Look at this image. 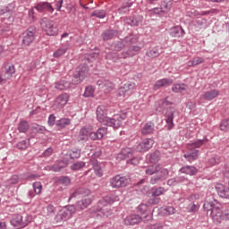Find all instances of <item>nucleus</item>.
<instances>
[{
  "label": "nucleus",
  "instance_id": "2f4dec72",
  "mask_svg": "<svg viewBox=\"0 0 229 229\" xmlns=\"http://www.w3.org/2000/svg\"><path fill=\"white\" fill-rule=\"evenodd\" d=\"M55 87L57 90H67L68 89H71V82L69 81L63 80L56 82Z\"/></svg>",
  "mask_w": 229,
  "mask_h": 229
},
{
  "label": "nucleus",
  "instance_id": "a211bd4d",
  "mask_svg": "<svg viewBox=\"0 0 229 229\" xmlns=\"http://www.w3.org/2000/svg\"><path fill=\"white\" fill-rule=\"evenodd\" d=\"M224 213L225 212L221 211V208L218 206H216L209 216H211L215 223H221L223 221Z\"/></svg>",
  "mask_w": 229,
  "mask_h": 229
},
{
  "label": "nucleus",
  "instance_id": "774afa93",
  "mask_svg": "<svg viewBox=\"0 0 229 229\" xmlns=\"http://www.w3.org/2000/svg\"><path fill=\"white\" fill-rule=\"evenodd\" d=\"M198 211V205L194 203H191L188 206V212H197Z\"/></svg>",
  "mask_w": 229,
  "mask_h": 229
},
{
  "label": "nucleus",
  "instance_id": "4468645a",
  "mask_svg": "<svg viewBox=\"0 0 229 229\" xmlns=\"http://www.w3.org/2000/svg\"><path fill=\"white\" fill-rule=\"evenodd\" d=\"M153 144H155V140H153V139H145L136 147V149L139 153H144L151 149V148H153Z\"/></svg>",
  "mask_w": 229,
  "mask_h": 229
},
{
  "label": "nucleus",
  "instance_id": "f8f14e48",
  "mask_svg": "<svg viewBox=\"0 0 229 229\" xmlns=\"http://www.w3.org/2000/svg\"><path fill=\"white\" fill-rule=\"evenodd\" d=\"M30 220H28V216L22 217L21 215H14L13 217L10 220L12 225L14 228H24V226H28L30 225Z\"/></svg>",
  "mask_w": 229,
  "mask_h": 229
},
{
  "label": "nucleus",
  "instance_id": "6e6552de",
  "mask_svg": "<svg viewBox=\"0 0 229 229\" xmlns=\"http://www.w3.org/2000/svg\"><path fill=\"white\" fill-rule=\"evenodd\" d=\"M76 213V206L75 205H69L59 210L57 215L55 217V221L56 223H64L68 221L72 217V214Z\"/></svg>",
  "mask_w": 229,
  "mask_h": 229
},
{
  "label": "nucleus",
  "instance_id": "b1692460",
  "mask_svg": "<svg viewBox=\"0 0 229 229\" xmlns=\"http://www.w3.org/2000/svg\"><path fill=\"white\" fill-rule=\"evenodd\" d=\"M169 33L171 37H174L175 38H180V37H183L185 35V30H183V28L180 26H174L169 30Z\"/></svg>",
  "mask_w": 229,
  "mask_h": 229
},
{
  "label": "nucleus",
  "instance_id": "412c9836",
  "mask_svg": "<svg viewBox=\"0 0 229 229\" xmlns=\"http://www.w3.org/2000/svg\"><path fill=\"white\" fill-rule=\"evenodd\" d=\"M142 222V217L139 215H131L127 216L123 223L127 225H139V223Z\"/></svg>",
  "mask_w": 229,
  "mask_h": 229
},
{
  "label": "nucleus",
  "instance_id": "20e7f679",
  "mask_svg": "<svg viewBox=\"0 0 229 229\" xmlns=\"http://www.w3.org/2000/svg\"><path fill=\"white\" fill-rule=\"evenodd\" d=\"M108 129L106 127L98 128L97 131H92L89 127H82L78 135L79 142H87L89 139L91 140H101L106 135Z\"/></svg>",
  "mask_w": 229,
  "mask_h": 229
},
{
  "label": "nucleus",
  "instance_id": "13d9d810",
  "mask_svg": "<svg viewBox=\"0 0 229 229\" xmlns=\"http://www.w3.org/2000/svg\"><path fill=\"white\" fill-rule=\"evenodd\" d=\"M132 56H135V53H131V50L130 49L121 53V58H131Z\"/></svg>",
  "mask_w": 229,
  "mask_h": 229
},
{
  "label": "nucleus",
  "instance_id": "ea45409f",
  "mask_svg": "<svg viewBox=\"0 0 229 229\" xmlns=\"http://www.w3.org/2000/svg\"><path fill=\"white\" fill-rule=\"evenodd\" d=\"M120 158H131L133 157V150L132 148H127L121 151L119 154Z\"/></svg>",
  "mask_w": 229,
  "mask_h": 229
},
{
  "label": "nucleus",
  "instance_id": "9d476101",
  "mask_svg": "<svg viewBox=\"0 0 229 229\" xmlns=\"http://www.w3.org/2000/svg\"><path fill=\"white\" fill-rule=\"evenodd\" d=\"M109 183L113 189H120V187H128L130 184V179L126 176H121L118 174L111 178Z\"/></svg>",
  "mask_w": 229,
  "mask_h": 229
},
{
  "label": "nucleus",
  "instance_id": "a878e982",
  "mask_svg": "<svg viewBox=\"0 0 229 229\" xmlns=\"http://www.w3.org/2000/svg\"><path fill=\"white\" fill-rule=\"evenodd\" d=\"M67 101H69V94L64 93L56 98L55 105H58L59 108H62L67 105Z\"/></svg>",
  "mask_w": 229,
  "mask_h": 229
},
{
  "label": "nucleus",
  "instance_id": "cd10ccee",
  "mask_svg": "<svg viewBox=\"0 0 229 229\" xmlns=\"http://www.w3.org/2000/svg\"><path fill=\"white\" fill-rule=\"evenodd\" d=\"M131 6H133V3L130 1L123 2L121 7L118 8L117 12L121 15H124V13H128V12H130V8H131Z\"/></svg>",
  "mask_w": 229,
  "mask_h": 229
},
{
  "label": "nucleus",
  "instance_id": "393cba45",
  "mask_svg": "<svg viewBox=\"0 0 229 229\" xmlns=\"http://www.w3.org/2000/svg\"><path fill=\"white\" fill-rule=\"evenodd\" d=\"M169 85H173V79H161L157 81L154 85V90H158V89H162V87H169Z\"/></svg>",
  "mask_w": 229,
  "mask_h": 229
},
{
  "label": "nucleus",
  "instance_id": "473e14b6",
  "mask_svg": "<svg viewBox=\"0 0 229 229\" xmlns=\"http://www.w3.org/2000/svg\"><path fill=\"white\" fill-rule=\"evenodd\" d=\"M208 140H197L195 141H192L187 145V149H196L197 148H201L205 142H207Z\"/></svg>",
  "mask_w": 229,
  "mask_h": 229
},
{
  "label": "nucleus",
  "instance_id": "2eb2a0df",
  "mask_svg": "<svg viewBox=\"0 0 229 229\" xmlns=\"http://www.w3.org/2000/svg\"><path fill=\"white\" fill-rule=\"evenodd\" d=\"M135 89V83L127 82L118 89V94L121 97L131 96Z\"/></svg>",
  "mask_w": 229,
  "mask_h": 229
},
{
  "label": "nucleus",
  "instance_id": "3c124183",
  "mask_svg": "<svg viewBox=\"0 0 229 229\" xmlns=\"http://www.w3.org/2000/svg\"><path fill=\"white\" fill-rule=\"evenodd\" d=\"M203 208L206 210V212H208V214H210V212L216 208V205L213 202L206 201L203 205Z\"/></svg>",
  "mask_w": 229,
  "mask_h": 229
},
{
  "label": "nucleus",
  "instance_id": "4c0bfd02",
  "mask_svg": "<svg viewBox=\"0 0 229 229\" xmlns=\"http://www.w3.org/2000/svg\"><path fill=\"white\" fill-rule=\"evenodd\" d=\"M69 50V45H65L59 49L55 50L53 54L54 58H60V56H64L65 53Z\"/></svg>",
  "mask_w": 229,
  "mask_h": 229
},
{
  "label": "nucleus",
  "instance_id": "0e129e2a",
  "mask_svg": "<svg viewBox=\"0 0 229 229\" xmlns=\"http://www.w3.org/2000/svg\"><path fill=\"white\" fill-rule=\"evenodd\" d=\"M48 125L50 126H55V123H56V116H55V114H51L49 116H48Z\"/></svg>",
  "mask_w": 229,
  "mask_h": 229
},
{
  "label": "nucleus",
  "instance_id": "a19ab883",
  "mask_svg": "<svg viewBox=\"0 0 229 229\" xmlns=\"http://www.w3.org/2000/svg\"><path fill=\"white\" fill-rule=\"evenodd\" d=\"M111 47H113L114 51H123V49L126 47V44L124 43V40L122 39L120 41H114Z\"/></svg>",
  "mask_w": 229,
  "mask_h": 229
},
{
  "label": "nucleus",
  "instance_id": "c03bdc74",
  "mask_svg": "<svg viewBox=\"0 0 229 229\" xmlns=\"http://www.w3.org/2000/svg\"><path fill=\"white\" fill-rule=\"evenodd\" d=\"M90 17H97V19H105L106 17V10H95L90 14Z\"/></svg>",
  "mask_w": 229,
  "mask_h": 229
},
{
  "label": "nucleus",
  "instance_id": "6ab92c4d",
  "mask_svg": "<svg viewBox=\"0 0 229 229\" xmlns=\"http://www.w3.org/2000/svg\"><path fill=\"white\" fill-rule=\"evenodd\" d=\"M216 191L220 198L229 199V187L223 184H216Z\"/></svg>",
  "mask_w": 229,
  "mask_h": 229
},
{
  "label": "nucleus",
  "instance_id": "39448f33",
  "mask_svg": "<svg viewBox=\"0 0 229 229\" xmlns=\"http://www.w3.org/2000/svg\"><path fill=\"white\" fill-rule=\"evenodd\" d=\"M82 64H81L75 70L73 73V77L72 80V83L73 85H80L87 76H89V65L87 64H90V57L84 56L81 59Z\"/></svg>",
  "mask_w": 229,
  "mask_h": 229
},
{
  "label": "nucleus",
  "instance_id": "4d7b16f0",
  "mask_svg": "<svg viewBox=\"0 0 229 229\" xmlns=\"http://www.w3.org/2000/svg\"><path fill=\"white\" fill-rule=\"evenodd\" d=\"M220 130L222 131H229V119H225L221 122Z\"/></svg>",
  "mask_w": 229,
  "mask_h": 229
},
{
  "label": "nucleus",
  "instance_id": "c85d7f7f",
  "mask_svg": "<svg viewBox=\"0 0 229 229\" xmlns=\"http://www.w3.org/2000/svg\"><path fill=\"white\" fill-rule=\"evenodd\" d=\"M189 89V86L187 84L182 83V84H174L172 87V91L175 94H183V92H186V90Z\"/></svg>",
  "mask_w": 229,
  "mask_h": 229
},
{
  "label": "nucleus",
  "instance_id": "0eeeda50",
  "mask_svg": "<svg viewBox=\"0 0 229 229\" xmlns=\"http://www.w3.org/2000/svg\"><path fill=\"white\" fill-rule=\"evenodd\" d=\"M41 30L45 31L48 37H56L58 35V25L56 21L48 18H43L40 21Z\"/></svg>",
  "mask_w": 229,
  "mask_h": 229
},
{
  "label": "nucleus",
  "instance_id": "f03ea898",
  "mask_svg": "<svg viewBox=\"0 0 229 229\" xmlns=\"http://www.w3.org/2000/svg\"><path fill=\"white\" fill-rule=\"evenodd\" d=\"M174 103L169 101V97L161 98L156 102L157 112H161L165 114V121L167 124V130H173L174 128V114H176V108L173 106Z\"/></svg>",
  "mask_w": 229,
  "mask_h": 229
},
{
  "label": "nucleus",
  "instance_id": "bf43d9fd",
  "mask_svg": "<svg viewBox=\"0 0 229 229\" xmlns=\"http://www.w3.org/2000/svg\"><path fill=\"white\" fill-rule=\"evenodd\" d=\"M59 183L67 186L71 183V178L69 176H61L59 178Z\"/></svg>",
  "mask_w": 229,
  "mask_h": 229
},
{
  "label": "nucleus",
  "instance_id": "79ce46f5",
  "mask_svg": "<svg viewBox=\"0 0 229 229\" xmlns=\"http://www.w3.org/2000/svg\"><path fill=\"white\" fill-rule=\"evenodd\" d=\"M69 124H71V119L69 118H61L55 123V125L57 126V128H59V130H62L63 128H67Z\"/></svg>",
  "mask_w": 229,
  "mask_h": 229
},
{
  "label": "nucleus",
  "instance_id": "a18cd8bd",
  "mask_svg": "<svg viewBox=\"0 0 229 229\" xmlns=\"http://www.w3.org/2000/svg\"><path fill=\"white\" fill-rule=\"evenodd\" d=\"M28 130H30V123H28L27 121H21L18 124V131H20V133H26Z\"/></svg>",
  "mask_w": 229,
  "mask_h": 229
},
{
  "label": "nucleus",
  "instance_id": "7c9ffc66",
  "mask_svg": "<svg viewBox=\"0 0 229 229\" xmlns=\"http://www.w3.org/2000/svg\"><path fill=\"white\" fill-rule=\"evenodd\" d=\"M92 204V199L87 197L84 198L77 202L78 208H81V210H85L89 205Z\"/></svg>",
  "mask_w": 229,
  "mask_h": 229
},
{
  "label": "nucleus",
  "instance_id": "37998d69",
  "mask_svg": "<svg viewBox=\"0 0 229 229\" xmlns=\"http://www.w3.org/2000/svg\"><path fill=\"white\" fill-rule=\"evenodd\" d=\"M165 192V188L159 186V187H154L152 188V198H158V196H162Z\"/></svg>",
  "mask_w": 229,
  "mask_h": 229
},
{
  "label": "nucleus",
  "instance_id": "f704fd0d",
  "mask_svg": "<svg viewBox=\"0 0 229 229\" xmlns=\"http://www.w3.org/2000/svg\"><path fill=\"white\" fill-rule=\"evenodd\" d=\"M123 40L125 46H131V44H137V40H139V38H137V35L130 34L126 36Z\"/></svg>",
  "mask_w": 229,
  "mask_h": 229
},
{
  "label": "nucleus",
  "instance_id": "e2e57ef3",
  "mask_svg": "<svg viewBox=\"0 0 229 229\" xmlns=\"http://www.w3.org/2000/svg\"><path fill=\"white\" fill-rule=\"evenodd\" d=\"M7 182L9 185H15L19 183V175H13L12 178H10Z\"/></svg>",
  "mask_w": 229,
  "mask_h": 229
},
{
  "label": "nucleus",
  "instance_id": "423d86ee",
  "mask_svg": "<svg viewBox=\"0 0 229 229\" xmlns=\"http://www.w3.org/2000/svg\"><path fill=\"white\" fill-rule=\"evenodd\" d=\"M115 201H119V196L115 194L104 196L98 200V206L94 208V212H97L100 216H105V209H103V207L113 205Z\"/></svg>",
  "mask_w": 229,
  "mask_h": 229
},
{
  "label": "nucleus",
  "instance_id": "5701e85b",
  "mask_svg": "<svg viewBox=\"0 0 229 229\" xmlns=\"http://www.w3.org/2000/svg\"><path fill=\"white\" fill-rule=\"evenodd\" d=\"M199 150L196 148L188 149V152L183 155L184 158L188 160V162H194V160H198V157Z\"/></svg>",
  "mask_w": 229,
  "mask_h": 229
},
{
  "label": "nucleus",
  "instance_id": "6e6d98bb",
  "mask_svg": "<svg viewBox=\"0 0 229 229\" xmlns=\"http://www.w3.org/2000/svg\"><path fill=\"white\" fill-rule=\"evenodd\" d=\"M33 189H34L35 194H40V192H42V182H33Z\"/></svg>",
  "mask_w": 229,
  "mask_h": 229
},
{
  "label": "nucleus",
  "instance_id": "bb28decb",
  "mask_svg": "<svg viewBox=\"0 0 229 229\" xmlns=\"http://www.w3.org/2000/svg\"><path fill=\"white\" fill-rule=\"evenodd\" d=\"M67 161L61 160L50 166V171H54V173H60L62 169H65L67 167Z\"/></svg>",
  "mask_w": 229,
  "mask_h": 229
},
{
  "label": "nucleus",
  "instance_id": "4be33fe9",
  "mask_svg": "<svg viewBox=\"0 0 229 229\" xmlns=\"http://www.w3.org/2000/svg\"><path fill=\"white\" fill-rule=\"evenodd\" d=\"M119 35V31L115 30H106L102 34V39L104 42H106L107 40H112V38H115Z\"/></svg>",
  "mask_w": 229,
  "mask_h": 229
},
{
  "label": "nucleus",
  "instance_id": "69168bd1",
  "mask_svg": "<svg viewBox=\"0 0 229 229\" xmlns=\"http://www.w3.org/2000/svg\"><path fill=\"white\" fill-rule=\"evenodd\" d=\"M51 155H53V148H48L42 153V157L45 158L51 157Z\"/></svg>",
  "mask_w": 229,
  "mask_h": 229
},
{
  "label": "nucleus",
  "instance_id": "e433bc0d",
  "mask_svg": "<svg viewBox=\"0 0 229 229\" xmlns=\"http://www.w3.org/2000/svg\"><path fill=\"white\" fill-rule=\"evenodd\" d=\"M68 156L72 160H78L81 157V149L80 148H72L68 151Z\"/></svg>",
  "mask_w": 229,
  "mask_h": 229
},
{
  "label": "nucleus",
  "instance_id": "58836bf2",
  "mask_svg": "<svg viewBox=\"0 0 229 229\" xmlns=\"http://www.w3.org/2000/svg\"><path fill=\"white\" fill-rule=\"evenodd\" d=\"M85 165H87L86 162L77 161V162L72 163L70 165V169H71V171H81V169H83V167H85Z\"/></svg>",
  "mask_w": 229,
  "mask_h": 229
},
{
  "label": "nucleus",
  "instance_id": "338daca9",
  "mask_svg": "<svg viewBox=\"0 0 229 229\" xmlns=\"http://www.w3.org/2000/svg\"><path fill=\"white\" fill-rule=\"evenodd\" d=\"M219 156H215L209 159V164L211 165H216V164H219Z\"/></svg>",
  "mask_w": 229,
  "mask_h": 229
},
{
  "label": "nucleus",
  "instance_id": "1a4fd4ad",
  "mask_svg": "<svg viewBox=\"0 0 229 229\" xmlns=\"http://www.w3.org/2000/svg\"><path fill=\"white\" fill-rule=\"evenodd\" d=\"M36 37H37V27H35V25H31L22 33L21 42L23 46H31V44L35 42Z\"/></svg>",
  "mask_w": 229,
  "mask_h": 229
},
{
  "label": "nucleus",
  "instance_id": "09e8293b",
  "mask_svg": "<svg viewBox=\"0 0 229 229\" xmlns=\"http://www.w3.org/2000/svg\"><path fill=\"white\" fill-rule=\"evenodd\" d=\"M31 131H33V133H46V131H47V130L46 129V127L42 126V125H38V124H34L31 127Z\"/></svg>",
  "mask_w": 229,
  "mask_h": 229
},
{
  "label": "nucleus",
  "instance_id": "72a5a7b5",
  "mask_svg": "<svg viewBox=\"0 0 229 229\" xmlns=\"http://www.w3.org/2000/svg\"><path fill=\"white\" fill-rule=\"evenodd\" d=\"M15 2L8 4L5 7H0V15H4V13H12L15 10Z\"/></svg>",
  "mask_w": 229,
  "mask_h": 229
},
{
  "label": "nucleus",
  "instance_id": "c756f323",
  "mask_svg": "<svg viewBox=\"0 0 229 229\" xmlns=\"http://www.w3.org/2000/svg\"><path fill=\"white\" fill-rule=\"evenodd\" d=\"M218 96H219V90H217V89H211L209 91H207L203 95V98L206 101H212V99H216V98H217Z\"/></svg>",
  "mask_w": 229,
  "mask_h": 229
},
{
  "label": "nucleus",
  "instance_id": "49530a36",
  "mask_svg": "<svg viewBox=\"0 0 229 229\" xmlns=\"http://www.w3.org/2000/svg\"><path fill=\"white\" fill-rule=\"evenodd\" d=\"M146 56L148 58H158V56H160V51H158V48L157 47L152 48L146 52Z\"/></svg>",
  "mask_w": 229,
  "mask_h": 229
},
{
  "label": "nucleus",
  "instance_id": "aec40b11",
  "mask_svg": "<svg viewBox=\"0 0 229 229\" xmlns=\"http://www.w3.org/2000/svg\"><path fill=\"white\" fill-rule=\"evenodd\" d=\"M179 173H182V174H188L189 176H196L197 173H199V170L194 165H184L180 168Z\"/></svg>",
  "mask_w": 229,
  "mask_h": 229
},
{
  "label": "nucleus",
  "instance_id": "5fc2aeb1",
  "mask_svg": "<svg viewBox=\"0 0 229 229\" xmlns=\"http://www.w3.org/2000/svg\"><path fill=\"white\" fill-rule=\"evenodd\" d=\"M159 203H160V198L158 197H152L147 201V205L148 208H150V207H153V205H158Z\"/></svg>",
  "mask_w": 229,
  "mask_h": 229
},
{
  "label": "nucleus",
  "instance_id": "f257e3e1",
  "mask_svg": "<svg viewBox=\"0 0 229 229\" xmlns=\"http://www.w3.org/2000/svg\"><path fill=\"white\" fill-rule=\"evenodd\" d=\"M97 119L98 123L105 126H111L114 130H117L123 126V123L126 121V113L114 115L113 118L108 117L106 107L105 106H99L97 108Z\"/></svg>",
  "mask_w": 229,
  "mask_h": 229
},
{
  "label": "nucleus",
  "instance_id": "680f3d73",
  "mask_svg": "<svg viewBox=\"0 0 229 229\" xmlns=\"http://www.w3.org/2000/svg\"><path fill=\"white\" fill-rule=\"evenodd\" d=\"M140 162V157H132L130 160H127V164H131L132 165H139Z\"/></svg>",
  "mask_w": 229,
  "mask_h": 229
},
{
  "label": "nucleus",
  "instance_id": "c9c22d12",
  "mask_svg": "<svg viewBox=\"0 0 229 229\" xmlns=\"http://www.w3.org/2000/svg\"><path fill=\"white\" fill-rule=\"evenodd\" d=\"M153 130H155V125L153 123L148 122L141 129V133L142 135H149V133H153Z\"/></svg>",
  "mask_w": 229,
  "mask_h": 229
},
{
  "label": "nucleus",
  "instance_id": "7ed1b4c3",
  "mask_svg": "<svg viewBox=\"0 0 229 229\" xmlns=\"http://www.w3.org/2000/svg\"><path fill=\"white\" fill-rule=\"evenodd\" d=\"M145 174H148L150 177V185H161L167 180L169 176V170L164 168L162 165H151L145 168Z\"/></svg>",
  "mask_w": 229,
  "mask_h": 229
},
{
  "label": "nucleus",
  "instance_id": "864d4df0",
  "mask_svg": "<svg viewBox=\"0 0 229 229\" xmlns=\"http://www.w3.org/2000/svg\"><path fill=\"white\" fill-rule=\"evenodd\" d=\"M83 96H84V98H93L94 97V88H92V86L86 87Z\"/></svg>",
  "mask_w": 229,
  "mask_h": 229
},
{
  "label": "nucleus",
  "instance_id": "9b49d317",
  "mask_svg": "<svg viewBox=\"0 0 229 229\" xmlns=\"http://www.w3.org/2000/svg\"><path fill=\"white\" fill-rule=\"evenodd\" d=\"M144 21V17L140 14H136L132 16H126L123 18L124 24L127 26H131V28H135L137 26H140V23Z\"/></svg>",
  "mask_w": 229,
  "mask_h": 229
},
{
  "label": "nucleus",
  "instance_id": "de8ad7c7",
  "mask_svg": "<svg viewBox=\"0 0 229 229\" xmlns=\"http://www.w3.org/2000/svg\"><path fill=\"white\" fill-rule=\"evenodd\" d=\"M165 8H164V5L161 4L160 7H156L153 9H149L148 13L151 14L160 15V13H169V12H165Z\"/></svg>",
  "mask_w": 229,
  "mask_h": 229
},
{
  "label": "nucleus",
  "instance_id": "052dcab7",
  "mask_svg": "<svg viewBox=\"0 0 229 229\" xmlns=\"http://www.w3.org/2000/svg\"><path fill=\"white\" fill-rule=\"evenodd\" d=\"M16 148L18 149H27L28 148V141H26V140H23L21 141H19L16 144Z\"/></svg>",
  "mask_w": 229,
  "mask_h": 229
},
{
  "label": "nucleus",
  "instance_id": "ddd939ff",
  "mask_svg": "<svg viewBox=\"0 0 229 229\" xmlns=\"http://www.w3.org/2000/svg\"><path fill=\"white\" fill-rule=\"evenodd\" d=\"M34 8L39 13H53L55 12V8H53V5L49 2H40Z\"/></svg>",
  "mask_w": 229,
  "mask_h": 229
},
{
  "label": "nucleus",
  "instance_id": "f3484780",
  "mask_svg": "<svg viewBox=\"0 0 229 229\" xmlns=\"http://www.w3.org/2000/svg\"><path fill=\"white\" fill-rule=\"evenodd\" d=\"M137 213L138 214H146L144 218L146 221H151L153 219V215H151V209H149V206L144 203H141L137 208Z\"/></svg>",
  "mask_w": 229,
  "mask_h": 229
},
{
  "label": "nucleus",
  "instance_id": "8fccbe9b",
  "mask_svg": "<svg viewBox=\"0 0 229 229\" xmlns=\"http://www.w3.org/2000/svg\"><path fill=\"white\" fill-rule=\"evenodd\" d=\"M160 160V151L156 150L154 153L150 154L149 162L150 164H157Z\"/></svg>",
  "mask_w": 229,
  "mask_h": 229
},
{
  "label": "nucleus",
  "instance_id": "603ef678",
  "mask_svg": "<svg viewBox=\"0 0 229 229\" xmlns=\"http://www.w3.org/2000/svg\"><path fill=\"white\" fill-rule=\"evenodd\" d=\"M173 1L174 0H164L162 2L163 8H165V12H171V8H173Z\"/></svg>",
  "mask_w": 229,
  "mask_h": 229
},
{
  "label": "nucleus",
  "instance_id": "dca6fc26",
  "mask_svg": "<svg viewBox=\"0 0 229 229\" xmlns=\"http://www.w3.org/2000/svg\"><path fill=\"white\" fill-rule=\"evenodd\" d=\"M15 74V66L12 64H5V72H4V79L0 76V84L6 82V80H10Z\"/></svg>",
  "mask_w": 229,
  "mask_h": 229
}]
</instances>
